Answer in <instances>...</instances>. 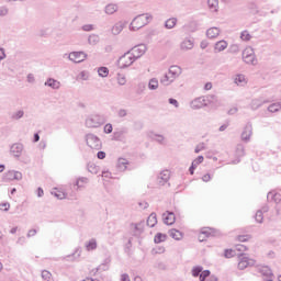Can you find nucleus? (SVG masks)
I'll use <instances>...</instances> for the list:
<instances>
[{"mask_svg":"<svg viewBox=\"0 0 281 281\" xmlns=\"http://www.w3.org/2000/svg\"><path fill=\"white\" fill-rule=\"evenodd\" d=\"M137 52H139V48H133L132 50L122 55L117 60V67H120V69H126V67H131V65H133V63L139 58Z\"/></svg>","mask_w":281,"mask_h":281,"instance_id":"f257e3e1","label":"nucleus"},{"mask_svg":"<svg viewBox=\"0 0 281 281\" xmlns=\"http://www.w3.org/2000/svg\"><path fill=\"white\" fill-rule=\"evenodd\" d=\"M150 21V16L148 14H140L131 22L130 30L132 32H137V30H142L145 25H148Z\"/></svg>","mask_w":281,"mask_h":281,"instance_id":"f03ea898","label":"nucleus"},{"mask_svg":"<svg viewBox=\"0 0 281 281\" xmlns=\"http://www.w3.org/2000/svg\"><path fill=\"white\" fill-rule=\"evenodd\" d=\"M256 265L255 259H251L247 257L246 255H239L238 256V263L237 267L240 269V271L247 269V267H254Z\"/></svg>","mask_w":281,"mask_h":281,"instance_id":"7ed1b4c3","label":"nucleus"},{"mask_svg":"<svg viewBox=\"0 0 281 281\" xmlns=\"http://www.w3.org/2000/svg\"><path fill=\"white\" fill-rule=\"evenodd\" d=\"M87 145L93 150H100V148H102V142H100V138L93 135L87 136Z\"/></svg>","mask_w":281,"mask_h":281,"instance_id":"20e7f679","label":"nucleus"},{"mask_svg":"<svg viewBox=\"0 0 281 281\" xmlns=\"http://www.w3.org/2000/svg\"><path fill=\"white\" fill-rule=\"evenodd\" d=\"M243 58L245 63L248 65L254 64V60H256V55L254 54V48L251 47H246L243 53Z\"/></svg>","mask_w":281,"mask_h":281,"instance_id":"39448f33","label":"nucleus"},{"mask_svg":"<svg viewBox=\"0 0 281 281\" xmlns=\"http://www.w3.org/2000/svg\"><path fill=\"white\" fill-rule=\"evenodd\" d=\"M68 58L72 63H82L87 60V55L85 54V52H72L69 54Z\"/></svg>","mask_w":281,"mask_h":281,"instance_id":"423d86ee","label":"nucleus"},{"mask_svg":"<svg viewBox=\"0 0 281 281\" xmlns=\"http://www.w3.org/2000/svg\"><path fill=\"white\" fill-rule=\"evenodd\" d=\"M5 179L7 181H21L23 175L20 171L11 170L5 173Z\"/></svg>","mask_w":281,"mask_h":281,"instance_id":"0eeeda50","label":"nucleus"},{"mask_svg":"<svg viewBox=\"0 0 281 281\" xmlns=\"http://www.w3.org/2000/svg\"><path fill=\"white\" fill-rule=\"evenodd\" d=\"M170 181V171L169 170H162L158 176V183L159 186H166Z\"/></svg>","mask_w":281,"mask_h":281,"instance_id":"6e6552de","label":"nucleus"},{"mask_svg":"<svg viewBox=\"0 0 281 281\" xmlns=\"http://www.w3.org/2000/svg\"><path fill=\"white\" fill-rule=\"evenodd\" d=\"M162 221L165 225H175V221H177V218L175 217V213L166 212L162 214Z\"/></svg>","mask_w":281,"mask_h":281,"instance_id":"1a4fd4ad","label":"nucleus"},{"mask_svg":"<svg viewBox=\"0 0 281 281\" xmlns=\"http://www.w3.org/2000/svg\"><path fill=\"white\" fill-rule=\"evenodd\" d=\"M259 273L262 276V278H273V270H271L269 266H261L259 268Z\"/></svg>","mask_w":281,"mask_h":281,"instance_id":"9d476101","label":"nucleus"},{"mask_svg":"<svg viewBox=\"0 0 281 281\" xmlns=\"http://www.w3.org/2000/svg\"><path fill=\"white\" fill-rule=\"evenodd\" d=\"M203 161H204L203 156H199L196 159H194L189 169L190 175H194V170H196V168L200 166V164H203Z\"/></svg>","mask_w":281,"mask_h":281,"instance_id":"9b49d317","label":"nucleus"},{"mask_svg":"<svg viewBox=\"0 0 281 281\" xmlns=\"http://www.w3.org/2000/svg\"><path fill=\"white\" fill-rule=\"evenodd\" d=\"M221 35V29L218 27H211L206 31L207 38H218Z\"/></svg>","mask_w":281,"mask_h":281,"instance_id":"f8f14e48","label":"nucleus"},{"mask_svg":"<svg viewBox=\"0 0 281 281\" xmlns=\"http://www.w3.org/2000/svg\"><path fill=\"white\" fill-rule=\"evenodd\" d=\"M22 153H23V145L13 144L11 146V154L13 155V157H19L20 155H22Z\"/></svg>","mask_w":281,"mask_h":281,"instance_id":"ddd939ff","label":"nucleus"},{"mask_svg":"<svg viewBox=\"0 0 281 281\" xmlns=\"http://www.w3.org/2000/svg\"><path fill=\"white\" fill-rule=\"evenodd\" d=\"M173 80H177L181 76V68L179 66H171L168 70Z\"/></svg>","mask_w":281,"mask_h":281,"instance_id":"4468645a","label":"nucleus"},{"mask_svg":"<svg viewBox=\"0 0 281 281\" xmlns=\"http://www.w3.org/2000/svg\"><path fill=\"white\" fill-rule=\"evenodd\" d=\"M228 45L229 44L227 43V41L222 40V41H218L217 43H215L214 49H215V52H225V49H227Z\"/></svg>","mask_w":281,"mask_h":281,"instance_id":"2eb2a0df","label":"nucleus"},{"mask_svg":"<svg viewBox=\"0 0 281 281\" xmlns=\"http://www.w3.org/2000/svg\"><path fill=\"white\" fill-rule=\"evenodd\" d=\"M194 47V42L190 41V40H184L181 44H180V49L182 52H188V49H192Z\"/></svg>","mask_w":281,"mask_h":281,"instance_id":"dca6fc26","label":"nucleus"},{"mask_svg":"<svg viewBox=\"0 0 281 281\" xmlns=\"http://www.w3.org/2000/svg\"><path fill=\"white\" fill-rule=\"evenodd\" d=\"M169 235L171 236V238H173L175 240H181L183 238V233H181L180 231H178L177 228H172L169 231Z\"/></svg>","mask_w":281,"mask_h":281,"instance_id":"f3484780","label":"nucleus"},{"mask_svg":"<svg viewBox=\"0 0 281 281\" xmlns=\"http://www.w3.org/2000/svg\"><path fill=\"white\" fill-rule=\"evenodd\" d=\"M175 80V77L171 76L170 72H167L161 79H160V82L162 85H172V81Z\"/></svg>","mask_w":281,"mask_h":281,"instance_id":"a211bd4d","label":"nucleus"},{"mask_svg":"<svg viewBox=\"0 0 281 281\" xmlns=\"http://www.w3.org/2000/svg\"><path fill=\"white\" fill-rule=\"evenodd\" d=\"M122 30H124V22H117L113 27H112V34L117 36V34H121Z\"/></svg>","mask_w":281,"mask_h":281,"instance_id":"6ab92c4d","label":"nucleus"},{"mask_svg":"<svg viewBox=\"0 0 281 281\" xmlns=\"http://www.w3.org/2000/svg\"><path fill=\"white\" fill-rule=\"evenodd\" d=\"M235 83H237L238 87H245V85H247V79L245 78V75H237L235 77Z\"/></svg>","mask_w":281,"mask_h":281,"instance_id":"aec40b11","label":"nucleus"},{"mask_svg":"<svg viewBox=\"0 0 281 281\" xmlns=\"http://www.w3.org/2000/svg\"><path fill=\"white\" fill-rule=\"evenodd\" d=\"M45 85L46 87H52V89H60V81L56 79H48Z\"/></svg>","mask_w":281,"mask_h":281,"instance_id":"412c9836","label":"nucleus"},{"mask_svg":"<svg viewBox=\"0 0 281 281\" xmlns=\"http://www.w3.org/2000/svg\"><path fill=\"white\" fill-rule=\"evenodd\" d=\"M148 227H155L157 225V214L151 213L147 218Z\"/></svg>","mask_w":281,"mask_h":281,"instance_id":"4be33fe9","label":"nucleus"},{"mask_svg":"<svg viewBox=\"0 0 281 281\" xmlns=\"http://www.w3.org/2000/svg\"><path fill=\"white\" fill-rule=\"evenodd\" d=\"M52 194H54V196H56V199H60V200L66 199V196H67V194L60 189H54Z\"/></svg>","mask_w":281,"mask_h":281,"instance_id":"5701e85b","label":"nucleus"},{"mask_svg":"<svg viewBox=\"0 0 281 281\" xmlns=\"http://www.w3.org/2000/svg\"><path fill=\"white\" fill-rule=\"evenodd\" d=\"M201 102H216V97L209 95L205 99H198L194 101V104H201Z\"/></svg>","mask_w":281,"mask_h":281,"instance_id":"b1692460","label":"nucleus"},{"mask_svg":"<svg viewBox=\"0 0 281 281\" xmlns=\"http://www.w3.org/2000/svg\"><path fill=\"white\" fill-rule=\"evenodd\" d=\"M86 249L87 251H93V249H98V243L95 241V239H91L90 241H88V244L86 245Z\"/></svg>","mask_w":281,"mask_h":281,"instance_id":"393cba45","label":"nucleus"},{"mask_svg":"<svg viewBox=\"0 0 281 281\" xmlns=\"http://www.w3.org/2000/svg\"><path fill=\"white\" fill-rule=\"evenodd\" d=\"M105 12H106L108 14H115V12H117V4H113V3L108 4V5L105 7Z\"/></svg>","mask_w":281,"mask_h":281,"instance_id":"a878e982","label":"nucleus"},{"mask_svg":"<svg viewBox=\"0 0 281 281\" xmlns=\"http://www.w3.org/2000/svg\"><path fill=\"white\" fill-rule=\"evenodd\" d=\"M166 238H168V236H167L166 234L158 233V234H156V236L154 237V241H155L156 244L165 243Z\"/></svg>","mask_w":281,"mask_h":281,"instance_id":"bb28decb","label":"nucleus"},{"mask_svg":"<svg viewBox=\"0 0 281 281\" xmlns=\"http://www.w3.org/2000/svg\"><path fill=\"white\" fill-rule=\"evenodd\" d=\"M126 166H128V160L120 158L117 161V168H120V170H126Z\"/></svg>","mask_w":281,"mask_h":281,"instance_id":"cd10ccee","label":"nucleus"},{"mask_svg":"<svg viewBox=\"0 0 281 281\" xmlns=\"http://www.w3.org/2000/svg\"><path fill=\"white\" fill-rule=\"evenodd\" d=\"M249 137H251V130L250 127H246L241 134V139H244V142L249 140Z\"/></svg>","mask_w":281,"mask_h":281,"instance_id":"c85d7f7f","label":"nucleus"},{"mask_svg":"<svg viewBox=\"0 0 281 281\" xmlns=\"http://www.w3.org/2000/svg\"><path fill=\"white\" fill-rule=\"evenodd\" d=\"M165 25H166L167 30H172V27H175V25H177V19L171 18V19L167 20Z\"/></svg>","mask_w":281,"mask_h":281,"instance_id":"c756f323","label":"nucleus"},{"mask_svg":"<svg viewBox=\"0 0 281 281\" xmlns=\"http://www.w3.org/2000/svg\"><path fill=\"white\" fill-rule=\"evenodd\" d=\"M116 82L121 86L126 85V76L124 74H119L116 77Z\"/></svg>","mask_w":281,"mask_h":281,"instance_id":"7c9ffc66","label":"nucleus"},{"mask_svg":"<svg viewBox=\"0 0 281 281\" xmlns=\"http://www.w3.org/2000/svg\"><path fill=\"white\" fill-rule=\"evenodd\" d=\"M87 183H89L87 178H79L76 182V186L77 188H86Z\"/></svg>","mask_w":281,"mask_h":281,"instance_id":"2f4dec72","label":"nucleus"},{"mask_svg":"<svg viewBox=\"0 0 281 281\" xmlns=\"http://www.w3.org/2000/svg\"><path fill=\"white\" fill-rule=\"evenodd\" d=\"M98 74H99V76H101V78H106V76H109V68L100 67L98 69Z\"/></svg>","mask_w":281,"mask_h":281,"instance_id":"473e14b6","label":"nucleus"},{"mask_svg":"<svg viewBox=\"0 0 281 281\" xmlns=\"http://www.w3.org/2000/svg\"><path fill=\"white\" fill-rule=\"evenodd\" d=\"M251 239V235H238L237 240L239 243H248Z\"/></svg>","mask_w":281,"mask_h":281,"instance_id":"72a5a7b5","label":"nucleus"},{"mask_svg":"<svg viewBox=\"0 0 281 281\" xmlns=\"http://www.w3.org/2000/svg\"><path fill=\"white\" fill-rule=\"evenodd\" d=\"M281 105L278 103H273L271 105H269L268 111H270V113H277V111H280Z\"/></svg>","mask_w":281,"mask_h":281,"instance_id":"f704fd0d","label":"nucleus"},{"mask_svg":"<svg viewBox=\"0 0 281 281\" xmlns=\"http://www.w3.org/2000/svg\"><path fill=\"white\" fill-rule=\"evenodd\" d=\"M203 271V268L200 266H196L192 269V277L199 278V274Z\"/></svg>","mask_w":281,"mask_h":281,"instance_id":"c9c22d12","label":"nucleus"},{"mask_svg":"<svg viewBox=\"0 0 281 281\" xmlns=\"http://www.w3.org/2000/svg\"><path fill=\"white\" fill-rule=\"evenodd\" d=\"M201 233H202L206 238H209V236H212V234H214V228L206 227V228H203V229L201 231Z\"/></svg>","mask_w":281,"mask_h":281,"instance_id":"e433bc0d","label":"nucleus"},{"mask_svg":"<svg viewBox=\"0 0 281 281\" xmlns=\"http://www.w3.org/2000/svg\"><path fill=\"white\" fill-rule=\"evenodd\" d=\"M148 87H149V89H158L159 81L157 79H150Z\"/></svg>","mask_w":281,"mask_h":281,"instance_id":"4c0bfd02","label":"nucleus"},{"mask_svg":"<svg viewBox=\"0 0 281 281\" xmlns=\"http://www.w3.org/2000/svg\"><path fill=\"white\" fill-rule=\"evenodd\" d=\"M224 256H225V258H234V256H236V250H234V249H226L224 251Z\"/></svg>","mask_w":281,"mask_h":281,"instance_id":"58836bf2","label":"nucleus"},{"mask_svg":"<svg viewBox=\"0 0 281 281\" xmlns=\"http://www.w3.org/2000/svg\"><path fill=\"white\" fill-rule=\"evenodd\" d=\"M240 38L241 41H251V34L248 31H244L241 32Z\"/></svg>","mask_w":281,"mask_h":281,"instance_id":"ea45409f","label":"nucleus"},{"mask_svg":"<svg viewBox=\"0 0 281 281\" xmlns=\"http://www.w3.org/2000/svg\"><path fill=\"white\" fill-rule=\"evenodd\" d=\"M206 278H210V271L209 270H204L200 273V281H205Z\"/></svg>","mask_w":281,"mask_h":281,"instance_id":"a19ab883","label":"nucleus"},{"mask_svg":"<svg viewBox=\"0 0 281 281\" xmlns=\"http://www.w3.org/2000/svg\"><path fill=\"white\" fill-rule=\"evenodd\" d=\"M42 278L44 280H50L52 279V272H49L47 270L42 271Z\"/></svg>","mask_w":281,"mask_h":281,"instance_id":"79ce46f5","label":"nucleus"},{"mask_svg":"<svg viewBox=\"0 0 281 281\" xmlns=\"http://www.w3.org/2000/svg\"><path fill=\"white\" fill-rule=\"evenodd\" d=\"M0 210H1V212H8V210H10V203H8V202L1 203Z\"/></svg>","mask_w":281,"mask_h":281,"instance_id":"37998d69","label":"nucleus"},{"mask_svg":"<svg viewBox=\"0 0 281 281\" xmlns=\"http://www.w3.org/2000/svg\"><path fill=\"white\" fill-rule=\"evenodd\" d=\"M207 3H209V7L213 8L214 10L218 8V0H209Z\"/></svg>","mask_w":281,"mask_h":281,"instance_id":"c03bdc74","label":"nucleus"},{"mask_svg":"<svg viewBox=\"0 0 281 281\" xmlns=\"http://www.w3.org/2000/svg\"><path fill=\"white\" fill-rule=\"evenodd\" d=\"M202 181H204V183H210V181H212V175H210V173L203 175Z\"/></svg>","mask_w":281,"mask_h":281,"instance_id":"a18cd8bd","label":"nucleus"},{"mask_svg":"<svg viewBox=\"0 0 281 281\" xmlns=\"http://www.w3.org/2000/svg\"><path fill=\"white\" fill-rule=\"evenodd\" d=\"M104 133H113V125L106 124L104 126Z\"/></svg>","mask_w":281,"mask_h":281,"instance_id":"49530a36","label":"nucleus"},{"mask_svg":"<svg viewBox=\"0 0 281 281\" xmlns=\"http://www.w3.org/2000/svg\"><path fill=\"white\" fill-rule=\"evenodd\" d=\"M201 150H205V144L202 143L195 147V153H201Z\"/></svg>","mask_w":281,"mask_h":281,"instance_id":"de8ad7c7","label":"nucleus"},{"mask_svg":"<svg viewBox=\"0 0 281 281\" xmlns=\"http://www.w3.org/2000/svg\"><path fill=\"white\" fill-rule=\"evenodd\" d=\"M256 221H258V223H262V212L256 213Z\"/></svg>","mask_w":281,"mask_h":281,"instance_id":"09e8293b","label":"nucleus"},{"mask_svg":"<svg viewBox=\"0 0 281 281\" xmlns=\"http://www.w3.org/2000/svg\"><path fill=\"white\" fill-rule=\"evenodd\" d=\"M79 77H80L81 80H88L89 79V75L85 71L80 72Z\"/></svg>","mask_w":281,"mask_h":281,"instance_id":"8fccbe9b","label":"nucleus"},{"mask_svg":"<svg viewBox=\"0 0 281 281\" xmlns=\"http://www.w3.org/2000/svg\"><path fill=\"white\" fill-rule=\"evenodd\" d=\"M236 249H237V251H247V246H245V245H237Z\"/></svg>","mask_w":281,"mask_h":281,"instance_id":"3c124183","label":"nucleus"},{"mask_svg":"<svg viewBox=\"0 0 281 281\" xmlns=\"http://www.w3.org/2000/svg\"><path fill=\"white\" fill-rule=\"evenodd\" d=\"M169 103L176 106V109L179 108V101H177V99H169Z\"/></svg>","mask_w":281,"mask_h":281,"instance_id":"603ef678","label":"nucleus"},{"mask_svg":"<svg viewBox=\"0 0 281 281\" xmlns=\"http://www.w3.org/2000/svg\"><path fill=\"white\" fill-rule=\"evenodd\" d=\"M98 159H104L106 157V154L104 151H99L97 154Z\"/></svg>","mask_w":281,"mask_h":281,"instance_id":"864d4df0","label":"nucleus"},{"mask_svg":"<svg viewBox=\"0 0 281 281\" xmlns=\"http://www.w3.org/2000/svg\"><path fill=\"white\" fill-rule=\"evenodd\" d=\"M3 58H5V50L0 48V60H3Z\"/></svg>","mask_w":281,"mask_h":281,"instance_id":"5fc2aeb1","label":"nucleus"},{"mask_svg":"<svg viewBox=\"0 0 281 281\" xmlns=\"http://www.w3.org/2000/svg\"><path fill=\"white\" fill-rule=\"evenodd\" d=\"M199 240H200V243H203V240H205V238H207L204 234H202L201 232H200V234H199Z\"/></svg>","mask_w":281,"mask_h":281,"instance_id":"6e6d98bb","label":"nucleus"},{"mask_svg":"<svg viewBox=\"0 0 281 281\" xmlns=\"http://www.w3.org/2000/svg\"><path fill=\"white\" fill-rule=\"evenodd\" d=\"M121 280L122 281H131V277H128V274H122Z\"/></svg>","mask_w":281,"mask_h":281,"instance_id":"4d7b16f0","label":"nucleus"},{"mask_svg":"<svg viewBox=\"0 0 281 281\" xmlns=\"http://www.w3.org/2000/svg\"><path fill=\"white\" fill-rule=\"evenodd\" d=\"M204 89L205 91H210L212 89V82H207L205 86H204Z\"/></svg>","mask_w":281,"mask_h":281,"instance_id":"13d9d810","label":"nucleus"},{"mask_svg":"<svg viewBox=\"0 0 281 281\" xmlns=\"http://www.w3.org/2000/svg\"><path fill=\"white\" fill-rule=\"evenodd\" d=\"M83 30H85L86 32H91V30H93V26H92V25H85V26H83Z\"/></svg>","mask_w":281,"mask_h":281,"instance_id":"bf43d9fd","label":"nucleus"},{"mask_svg":"<svg viewBox=\"0 0 281 281\" xmlns=\"http://www.w3.org/2000/svg\"><path fill=\"white\" fill-rule=\"evenodd\" d=\"M43 194H45V192L43 191L42 188L37 189V196H43Z\"/></svg>","mask_w":281,"mask_h":281,"instance_id":"052dcab7","label":"nucleus"},{"mask_svg":"<svg viewBox=\"0 0 281 281\" xmlns=\"http://www.w3.org/2000/svg\"><path fill=\"white\" fill-rule=\"evenodd\" d=\"M119 115H120V117H125L126 111L125 110H120Z\"/></svg>","mask_w":281,"mask_h":281,"instance_id":"680f3d73","label":"nucleus"},{"mask_svg":"<svg viewBox=\"0 0 281 281\" xmlns=\"http://www.w3.org/2000/svg\"><path fill=\"white\" fill-rule=\"evenodd\" d=\"M273 199H274V201L278 203V201H280V194L274 193V194H273Z\"/></svg>","mask_w":281,"mask_h":281,"instance_id":"e2e57ef3","label":"nucleus"},{"mask_svg":"<svg viewBox=\"0 0 281 281\" xmlns=\"http://www.w3.org/2000/svg\"><path fill=\"white\" fill-rule=\"evenodd\" d=\"M29 236H36V229H31L29 232Z\"/></svg>","mask_w":281,"mask_h":281,"instance_id":"0e129e2a","label":"nucleus"},{"mask_svg":"<svg viewBox=\"0 0 281 281\" xmlns=\"http://www.w3.org/2000/svg\"><path fill=\"white\" fill-rule=\"evenodd\" d=\"M201 47H202V49H205V47H207L206 42H202V43H201Z\"/></svg>","mask_w":281,"mask_h":281,"instance_id":"69168bd1","label":"nucleus"},{"mask_svg":"<svg viewBox=\"0 0 281 281\" xmlns=\"http://www.w3.org/2000/svg\"><path fill=\"white\" fill-rule=\"evenodd\" d=\"M38 139H41V136H38V134L34 135V142H38Z\"/></svg>","mask_w":281,"mask_h":281,"instance_id":"338daca9","label":"nucleus"},{"mask_svg":"<svg viewBox=\"0 0 281 281\" xmlns=\"http://www.w3.org/2000/svg\"><path fill=\"white\" fill-rule=\"evenodd\" d=\"M207 281H218V279H216V277H211Z\"/></svg>","mask_w":281,"mask_h":281,"instance_id":"774afa93","label":"nucleus"}]
</instances>
